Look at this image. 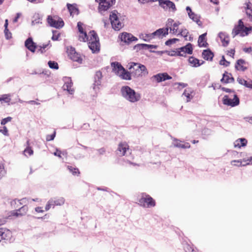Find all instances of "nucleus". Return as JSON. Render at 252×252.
<instances>
[{
	"instance_id": "11",
	"label": "nucleus",
	"mask_w": 252,
	"mask_h": 252,
	"mask_svg": "<svg viewBox=\"0 0 252 252\" xmlns=\"http://www.w3.org/2000/svg\"><path fill=\"white\" fill-rule=\"evenodd\" d=\"M159 6L165 10H168L173 12L177 10L175 3L170 0H159Z\"/></svg>"
},
{
	"instance_id": "6",
	"label": "nucleus",
	"mask_w": 252,
	"mask_h": 252,
	"mask_svg": "<svg viewBox=\"0 0 252 252\" xmlns=\"http://www.w3.org/2000/svg\"><path fill=\"white\" fill-rule=\"evenodd\" d=\"M4 240L5 243H11L14 241L12 236V232L8 229L0 228V242Z\"/></svg>"
},
{
	"instance_id": "51",
	"label": "nucleus",
	"mask_w": 252,
	"mask_h": 252,
	"mask_svg": "<svg viewBox=\"0 0 252 252\" xmlns=\"http://www.w3.org/2000/svg\"><path fill=\"white\" fill-rule=\"evenodd\" d=\"M82 34H83V35L79 36V40L81 41L86 42L89 39V36H88L87 32L85 31Z\"/></svg>"
},
{
	"instance_id": "2",
	"label": "nucleus",
	"mask_w": 252,
	"mask_h": 252,
	"mask_svg": "<svg viewBox=\"0 0 252 252\" xmlns=\"http://www.w3.org/2000/svg\"><path fill=\"white\" fill-rule=\"evenodd\" d=\"M98 3V12L102 16L116 3V0H95Z\"/></svg>"
},
{
	"instance_id": "57",
	"label": "nucleus",
	"mask_w": 252,
	"mask_h": 252,
	"mask_svg": "<svg viewBox=\"0 0 252 252\" xmlns=\"http://www.w3.org/2000/svg\"><path fill=\"white\" fill-rule=\"evenodd\" d=\"M4 35L6 39L9 40L12 38V33L9 31L8 29L6 31V29L4 30Z\"/></svg>"
},
{
	"instance_id": "33",
	"label": "nucleus",
	"mask_w": 252,
	"mask_h": 252,
	"mask_svg": "<svg viewBox=\"0 0 252 252\" xmlns=\"http://www.w3.org/2000/svg\"><path fill=\"white\" fill-rule=\"evenodd\" d=\"M133 73H131L127 71L126 69H125L119 75V76L124 80H131V74Z\"/></svg>"
},
{
	"instance_id": "10",
	"label": "nucleus",
	"mask_w": 252,
	"mask_h": 252,
	"mask_svg": "<svg viewBox=\"0 0 252 252\" xmlns=\"http://www.w3.org/2000/svg\"><path fill=\"white\" fill-rule=\"evenodd\" d=\"M186 10L188 13V15L189 18L193 22H195L199 27L202 28L203 24L200 20L201 18L200 16L193 12L191 7L189 6L186 7Z\"/></svg>"
},
{
	"instance_id": "23",
	"label": "nucleus",
	"mask_w": 252,
	"mask_h": 252,
	"mask_svg": "<svg viewBox=\"0 0 252 252\" xmlns=\"http://www.w3.org/2000/svg\"><path fill=\"white\" fill-rule=\"evenodd\" d=\"M246 62L242 59L238 60L235 64V69L237 70L245 71L247 70L248 67L243 65V64H246Z\"/></svg>"
},
{
	"instance_id": "36",
	"label": "nucleus",
	"mask_w": 252,
	"mask_h": 252,
	"mask_svg": "<svg viewBox=\"0 0 252 252\" xmlns=\"http://www.w3.org/2000/svg\"><path fill=\"white\" fill-rule=\"evenodd\" d=\"M52 46L50 41H49L48 43L43 44L42 45H38V47L39 49H38V52H40L41 54H43L46 52L45 49L46 48H50Z\"/></svg>"
},
{
	"instance_id": "58",
	"label": "nucleus",
	"mask_w": 252,
	"mask_h": 252,
	"mask_svg": "<svg viewBox=\"0 0 252 252\" xmlns=\"http://www.w3.org/2000/svg\"><path fill=\"white\" fill-rule=\"evenodd\" d=\"M147 34H145V35L144 36L143 34H141L139 35V38L146 42H150L152 39L154 38V37H147Z\"/></svg>"
},
{
	"instance_id": "45",
	"label": "nucleus",
	"mask_w": 252,
	"mask_h": 252,
	"mask_svg": "<svg viewBox=\"0 0 252 252\" xmlns=\"http://www.w3.org/2000/svg\"><path fill=\"white\" fill-rule=\"evenodd\" d=\"M67 168L73 175L80 174L79 170L77 168L73 167L71 166H68Z\"/></svg>"
},
{
	"instance_id": "18",
	"label": "nucleus",
	"mask_w": 252,
	"mask_h": 252,
	"mask_svg": "<svg viewBox=\"0 0 252 252\" xmlns=\"http://www.w3.org/2000/svg\"><path fill=\"white\" fill-rule=\"evenodd\" d=\"M128 149V146L126 143H120L117 150V154L119 156H123Z\"/></svg>"
},
{
	"instance_id": "28",
	"label": "nucleus",
	"mask_w": 252,
	"mask_h": 252,
	"mask_svg": "<svg viewBox=\"0 0 252 252\" xmlns=\"http://www.w3.org/2000/svg\"><path fill=\"white\" fill-rule=\"evenodd\" d=\"M118 14V12L117 10H114L111 12L109 19L111 25L112 23L113 24H115V23L120 22Z\"/></svg>"
},
{
	"instance_id": "13",
	"label": "nucleus",
	"mask_w": 252,
	"mask_h": 252,
	"mask_svg": "<svg viewBox=\"0 0 252 252\" xmlns=\"http://www.w3.org/2000/svg\"><path fill=\"white\" fill-rule=\"evenodd\" d=\"M231 164L238 167L252 165V156L248 159L243 158V160H234L231 161Z\"/></svg>"
},
{
	"instance_id": "54",
	"label": "nucleus",
	"mask_w": 252,
	"mask_h": 252,
	"mask_svg": "<svg viewBox=\"0 0 252 252\" xmlns=\"http://www.w3.org/2000/svg\"><path fill=\"white\" fill-rule=\"evenodd\" d=\"M84 25L83 23L81 22H78L77 23V27L78 29V32L81 34L83 33L85 31L83 28V26Z\"/></svg>"
},
{
	"instance_id": "34",
	"label": "nucleus",
	"mask_w": 252,
	"mask_h": 252,
	"mask_svg": "<svg viewBox=\"0 0 252 252\" xmlns=\"http://www.w3.org/2000/svg\"><path fill=\"white\" fill-rule=\"evenodd\" d=\"M237 81L238 82L242 85H244L247 88L252 89V80H251L250 82H248L247 81L245 80L244 79H242L240 77H238Z\"/></svg>"
},
{
	"instance_id": "56",
	"label": "nucleus",
	"mask_w": 252,
	"mask_h": 252,
	"mask_svg": "<svg viewBox=\"0 0 252 252\" xmlns=\"http://www.w3.org/2000/svg\"><path fill=\"white\" fill-rule=\"evenodd\" d=\"M56 132L54 131V132L51 134H48L46 135V140L47 141H50L53 140L56 136Z\"/></svg>"
},
{
	"instance_id": "55",
	"label": "nucleus",
	"mask_w": 252,
	"mask_h": 252,
	"mask_svg": "<svg viewBox=\"0 0 252 252\" xmlns=\"http://www.w3.org/2000/svg\"><path fill=\"white\" fill-rule=\"evenodd\" d=\"M17 202H18L17 199H13L10 202V205L11 206L12 208L16 209V208H17L18 207H19V206H20L19 204V203L17 204Z\"/></svg>"
},
{
	"instance_id": "4",
	"label": "nucleus",
	"mask_w": 252,
	"mask_h": 252,
	"mask_svg": "<svg viewBox=\"0 0 252 252\" xmlns=\"http://www.w3.org/2000/svg\"><path fill=\"white\" fill-rule=\"evenodd\" d=\"M58 19L57 20L52 15L47 16V22L50 27L60 29L64 26V23L63 20L60 17H58Z\"/></svg>"
},
{
	"instance_id": "32",
	"label": "nucleus",
	"mask_w": 252,
	"mask_h": 252,
	"mask_svg": "<svg viewBox=\"0 0 252 252\" xmlns=\"http://www.w3.org/2000/svg\"><path fill=\"white\" fill-rule=\"evenodd\" d=\"M248 143L247 140L245 138H240L236 140L234 143V147L240 148L242 147H245Z\"/></svg>"
},
{
	"instance_id": "38",
	"label": "nucleus",
	"mask_w": 252,
	"mask_h": 252,
	"mask_svg": "<svg viewBox=\"0 0 252 252\" xmlns=\"http://www.w3.org/2000/svg\"><path fill=\"white\" fill-rule=\"evenodd\" d=\"M70 59L74 62H76L79 63H82V59L80 57V55L76 52V53L73 54L69 57Z\"/></svg>"
},
{
	"instance_id": "31",
	"label": "nucleus",
	"mask_w": 252,
	"mask_h": 252,
	"mask_svg": "<svg viewBox=\"0 0 252 252\" xmlns=\"http://www.w3.org/2000/svg\"><path fill=\"white\" fill-rule=\"evenodd\" d=\"M50 199L53 204V207L55 206H61L64 203L65 201L64 198L63 197H55Z\"/></svg>"
},
{
	"instance_id": "53",
	"label": "nucleus",
	"mask_w": 252,
	"mask_h": 252,
	"mask_svg": "<svg viewBox=\"0 0 252 252\" xmlns=\"http://www.w3.org/2000/svg\"><path fill=\"white\" fill-rule=\"evenodd\" d=\"M218 89H220L222 91H223L226 93H235V91L233 89H230L226 88H225L223 87H221V86L220 84H218Z\"/></svg>"
},
{
	"instance_id": "63",
	"label": "nucleus",
	"mask_w": 252,
	"mask_h": 252,
	"mask_svg": "<svg viewBox=\"0 0 252 252\" xmlns=\"http://www.w3.org/2000/svg\"><path fill=\"white\" fill-rule=\"evenodd\" d=\"M52 206L53 207V204L52 203V201L50 199L48 201L47 204L46 205L45 208V210L46 211L49 210Z\"/></svg>"
},
{
	"instance_id": "44",
	"label": "nucleus",
	"mask_w": 252,
	"mask_h": 252,
	"mask_svg": "<svg viewBox=\"0 0 252 252\" xmlns=\"http://www.w3.org/2000/svg\"><path fill=\"white\" fill-rule=\"evenodd\" d=\"M112 28L115 30V31H119L120 29H121L123 26L122 25V24L121 22H118L117 23H115V24L112 23Z\"/></svg>"
},
{
	"instance_id": "1",
	"label": "nucleus",
	"mask_w": 252,
	"mask_h": 252,
	"mask_svg": "<svg viewBox=\"0 0 252 252\" xmlns=\"http://www.w3.org/2000/svg\"><path fill=\"white\" fill-rule=\"evenodd\" d=\"M121 93L124 98L132 103L137 102L141 98L140 94L136 93L128 86H123L121 89Z\"/></svg>"
},
{
	"instance_id": "20",
	"label": "nucleus",
	"mask_w": 252,
	"mask_h": 252,
	"mask_svg": "<svg viewBox=\"0 0 252 252\" xmlns=\"http://www.w3.org/2000/svg\"><path fill=\"white\" fill-rule=\"evenodd\" d=\"M206 35L207 32H205L199 36L197 43L199 47H207L208 46Z\"/></svg>"
},
{
	"instance_id": "61",
	"label": "nucleus",
	"mask_w": 252,
	"mask_h": 252,
	"mask_svg": "<svg viewBox=\"0 0 252 252\" xmlns=\"http://www.w3.org/2000/svg\"><path fill=\"white\" fill-rule=\"evenodd\" d=\"M245 4L246 5L245 7V9L246 10H250L251 12H252V7H251L252 3L250 1L245 2Z\"/></svg>"
},
{
	"instance_id": "21",
	"label": "nucleus",
	"mask_w": 252,
	"mask_h": 252,
	"mask_svg": "<svg viewBox=\"0 0 252 252\" xmlns=\"http://www.w3.org/2000/svg\"><path fill=\"white\" fill-rule=\"evenodd\" d=\"M188 62L193 67H199L205 63L204 61H201V62L200 63L199 59L194 57L193 56L189 57L188 59Z\"/></svg>"
},
{
	"instance_id": "62",
	"label": "nucleus",
	"mask_w": 252,
	"mask_h": 252,
	"mask_svg": "<svg viewBox=\"0 0 252 252\" xmlns=\"http://www.w3.org/2000/svg\"><path fill=\"white\" fill-rule=\"evenodd\" d=\"M5 174V171L4 170V166L0 164V179H1Z\"/></svg>"
},
{
	"instance_id": "48",
	"label": "nucleus",
	"mask_w": 252,
	"mask_h": 252,
	"mask_svg": "<svg viewBox=\"0 0 252 252\" xmlns=\"http://www.w3.org/2000/svg\"><path fill=\"white\" fill-rule=\"evenodd\" d=\"M10 214L8 216V218L9 219L12 216H16L19 217L22 216V214L17 211V209H15V210L12 211L9 213Z\"/></svg>"
},
{
	"instance_id": "52",
	"label": "nucleus",
	"mask_w": 252,
	"mask_h": 252,
	"mask_svg": "<svg viewBox=\"0 0 252 252\" xmlns=\"http://www.w3.org/2000/svg\"><path fill=\"white\" fill-rule=\"evenodd\" d=\"M66 52L68 54V56L70 57V56L73 55V54L76 53L75 49L72 46H69L67 47Z\"/></svg>"
},
{
	"instance_id": "22",
	"label": "nucleus",
	"mask_w": 252,
	"mask_h": 252,
	"mask_svg": "<svg viewBox=\"0 0 252 252\" xmlns=\"http://www.w3.org/2000/svg\"><path fill=\"white\" fill-rule=\"evenodd\" d=\"M111 66L112 67L113 71L117 75H119L120 71L121 72L125 69L121 64L120 63L118 62H114L111 63Z\"/></svg>"
},
{
	"instance_id": "24",
	"label": "nucleus",
	"mask_w": 252,
	"mask_h": 252,
	"mask_svg": "<svg viewBox=\"0 0 252 252\" xmlns=\"http://www.w3.org/2000/svg\"><path fill=\"white\" fill-rule=\"evenodd\" d=\"M89 47L93 53H97L100 51L99 41H91L89 42Z\"/></svg>"
},
{
	"instance_id": "30",
	"label": "nucleus",
	"mask_w": 252,
	"mask_h": 252,
	"mask_svg": "<svg viewBox=\"0 0 252 252\" xmlns=\"http://www.w3.org/2000/svg\"><path fill=\"white\" fill-rule=\"evenodd\" d=\"M174 141L175 142L173 143V145H174V147H177L179 148H182V149H188V148H189L190 147V145L189 143L187 142L184 144H182L181 143V141H180L179 140H178L176 138L174 139Z\"/></svg>"
},
{
	"instance_id": "17",
	"label": "nucleus",
	"mask_w": 252,
	"mask_h": 252,
	"mask_svg": "<svg viewBox=\"0 0 252 252\" xmlns=\"http://www.w3.org/2000/svg\"><path fill=\"white\" fill-rule=\"evenodd\" d=\"M202 57L206 61H212L214 53L210 48H207L203 50Z\"/></svg>"
},
{
	"instance_id": "15",
	"label": "nucleus",
	"mask_w": 252,
	"mask_h": 252,
	"mask_svg": "<svg viewBox=\"0 0 252 252\" xmlns=\"http://www.w3.org/2000/svg\"><path fill=\"white\" fill-rule=\"evenodd\" d=\"M153 77L156 79L158 83H160L172 79V77L166 72L157 74L154 75Z\"/></svg>"
},
{
	"instance_id": "8",
	"label": "nucleus",
	"mask_w": 252,
	"mask_h": 252,
	"mask_svg": "<svg viewBox=\"0 0 252 252\" xmlns=\"http://www.w3.org/2000/svg\"><path fill=\"white\" fill-rule=\"evenodd\" d=\"M223 104L230 106L231 107H235L238 105L240 103V99L238 95L235 94L233 96V98L231 99L228 97V95H225L222 99Z\"/></svg>"
},
{
	"instance_id": "43",
	"label": "nucleus",
	"mask_w": 252,
	"mask_h": 252,
	"mask_svg": "<svg viewBox=\"0 0 252 252\" xmlns=\"http://www.w3.org/2000/svg\"><path fill=\"white\" fill-rule=\"evenodd\" d=\"M219 64L221 65H223L225 67L229 66L230 63L225 60L224 55L222 56L221 60L219 62Z\"/></svg>"
},
{
	"instance_id": "50",
	"label": "nucleus",
	"mask_w": 252,
	"mask_h": 252,
	"mask_svg": "<svg viewBox=\"0 0 252 252\" xmlns=\"http://www.w3.org/2000/svg\"><path fill=\"white\" fill-rule=\"evenodd\" d=\"M28 210V207L26 205H23L22 207L17 209V211H19V212H20V213L22 214V216L26 214Z\"/></svg>"
},
{
	"instance_id": "27",
	"label": "nucleus",
	"mask_w": 252,
	"mask_h": 252,
	"mask_svg": "<svg viewBox=\"0 0 252 252\" xmlns=\"http://www.w3.org/2000/svg\"><path fill=\"white\" fill-rule=\"evenodd\" d=\"M238 34H240L242 37L245 36V30L242 28L235 26L232 32V37L234 38Z\"/></svg>"
},
{
	"instance_id": "7",
	"label": "nucleus",
	"mask_w": 252,
	"mask_h": 252,
	"mask_svg": "<svg viewBox=\"0 0 252 252\" xmlns=\"http://www.w3.org/2000/svg\"><path fill=\"white\" fill-rule=\"evenodd\" d=\"M102 78V75L101 71L100 70L96 71L94 77V83L92 87L96 94L99 91L100 86L101 85Z\"/></svg>"
},
{
	"instance_id": "64",
	"label": "nucleus",
	"mask_w": 252,
	"mask_h": 252,
	"mask_svg": "<svg viewBox=\"0 0 252 252\" xmlns=\"http://www.w3.org/2000/svg\"><path fill=\"white\" fill-rule=\"evenodd\" d=\"M0 132H1L5 136L8 135V131L7 127L5 126H4L3 127L2 129L0 130Z\"/></svg>"
},
{
	"instance_id": "41",
	"label": "nucleus",
	"mask_w": 252,
	"mask_h": 252,
	"mask_svg": "<svg viewBox=\"0 0 252 252\" xmlns=\"http://www.w3.org/2000/svg\"><path fill=\"white\" fill-rule=\"evenodd\" d=\"M48 65L51 69L57 70L59 68L58 63L55 61H49L48 62Z\"/></svg>"
},
{
	"instance_id": "14",
	"label": "nucleus",
	"mask_w": 252,
	"mask_h": 252,
	"mask_svg": "<svg viewBox=\"0 0 252 252\" xmlns=\"http://www.w3.org/2000/svg\"><path fill=\"white\" fill-rule=\"evenodd\" d=\"M25 46L32 53H34L38 45L33 41L32 37H28L25 41Z\"/></svg>"
},
{
	"instance_id": "40",
	"label": "nucleus",
	"mask_w": 252,
	"mask_h": 252,
	"mask_svg": "<svg viewBox=\"0 0 252 252\" xmlns=\"http://www.w3.org/2000/svg\"><path fill=\"white\" fill-rule=\"evenodd\" d=\"M53 35L51 37V39L53 41H58L59 40V38L61 35V33L59 32L57 30H52V31Z\"/></svg>"
},
{
	"instance_id": "25",
	"label": "nucleus",
	"mask_w": 252,
	"mask_h": 252,
	"mask_svg": "<svg viewBox=\"0 0 252 252\" xmlns=\"http://www.w3.org/2000/svg\"><path fill=\"white\" fill-rule=\"evenodd\" d=\"M178 49L184 54L191 55L193 53V45L190 43H188L185 46L179 48Z\"/></svg>"
},
{
	"instance_id": "12",
	"label": "nucleus",
	"mask_w": 252,
	"mask_h": 252,
	"mask_svg": "<svg viewBox=\"0 0 252 252\" xmlns=\"http://www.w3.org/2000/svg\"><path fill=\"white\" fill-rule=\"evenodd\" d=\"M132 68L138 71V75H142V73L145 74L148 73L146 66L139 63H131L129 65L128 69L131 70Z\"/></svg>"
},
{
	"instance_id": "42",
	"label": "nucleus",
	"mask_w": 252,
	"mask_h": 252,
	"mask_svg": "<svg viewBox=\"0 0 252 252\" xmlns=\"http://www.w3.org/2000/svg\"><path fill=\"white\" fill-rule=\"evenodd\" d=\"M27 147L25 149L24 152L26 153H28L30 156H31L33 155V151L31 148V147L30 146V140H28L27 142Z\"/></svg>"
},
{
	"instance_id": "9",
	"label": "nucleus",
	"mask_w": 252,
	"mask_h": 252,
	"mask_svg": "<svg viewBox=\"0 0 252 252\" xmlns=\"http://www.w3.org/2000/svg\"><path fill=\"white\" fill-rule=\"evenodd\" d=\"M169 33V27H166L162 28H159L151 33H147V37H155L157 36L159 38H162L165 37Z\"/></svg>"
},
{
	"instance_id": "3",
	"label": "nucleus",
	"mask_w": 252,
	"mask_h": 252,
	"mask_svg": "<svg viewBox=\"0 0 252 252\" xmlns=\"http://www.w3.org/2000/svg\"><path fill=\"white\" fill-rule=\"evenodd\" d=\"M139 204L144 207H152L155 206L156 202L150 195L143 193L142 197L139 199Z\"/></svg>"
},
{
	"instance_id": "47",
	"label": "nucleus",
	"mask_w": 252,
	"mask_h": 252,
	"mask_svg": "<svg viewBox=\"0 0 252 252\" xmlns=\"http://www.w3.org/2000/svg\"><path fill=\"white\" fill-rule=\"evenodd\" d=\"M189 34V32L186 29H182L179 33L177 34L178 35H181L185 38V40H187V37L188 36V34Z\"/></svg>"
},
{
	"instance_id": "59",
	"label": "nucleus",
	"mask_w": 252,
	"mask_h": 252,
	"mask_svg": "<svg viewBox=\"0 0 252 252\" xmlns=\"http://www.w3.org/2000/svg\"><path fill=\"white\" fill-rule=\"evenodd\" d=\"M182 51H181L180 50H179L178 48L176 49V51L172 50V53L175 54V56H181V57H186V56L184 54H182Z\"/></svg>"
},
{
	"instance_id": "60",
	"label": "nucleus",
	"mask_w": 252,
	"mask_h": 252,
	"mask_svg": "<svg viewBox=\"0 0 252 252\" xmlns=\"http://www.w3.org/2000/svg\"><path fill=\"white\" fill-rule=\"evenodd\" d=\"M12 120V118L11 117H7L4 119H2L1 121L0 124L1 125H5L8 122L11 121Z\"/></svg>"
},
{
	"instance_id": "26",
	"label": "nucleus",
	"mask_w": 252,
	"mask_h": 252,
	"mask_svg": "<svg viewBox=\"0 0 252 252\" xmlns=\"http://www.w3.org/2000/svg\"><path fill=\"white\" fill-rule=\"evenodd\" d=\"M66 7L70 15L74 14H76V15H78L79 14V10L77 7V4L76 3L70 4L67 3Z\"/></svg>"
},
{
	"instance_id": "16",
	"label": "nucleus",
	"mask_w": 252,
	"mask_h": 252,
	"mask_svg": "<svg viewBox=\"0 0 252 252\" xmlns=\"http://www.w3.org/2000/svg\"><path fill=\"white\" fill-rule=\"evenodd\" d=\"M64 81L65 83L63 86L64 90H66L69 93V94H73L74 91L73 89H71V87L73 85V83L71 78L65 77Z\"/></svg>"
},
{
	"instance_id": "37",
	"label": "nucleus",
	"mask_w": 252,
	"mask_h": 252,
	"mask_svg": "<svg viewBox=\"0 0 252 252\" xmlns=\"http://www.w3.org/2000/svg\"><path fill=\"white\" fill-rule=\"evenodd\" d=\"M181 24V23L179 21H177L174 22L173 24V28L169 27V30H170V32H172V34H175L177 32L178 28V27Z\"/></svg>"
},
{
	"instance_id": "39",
	"label": "nucleus",
	"mask_w": 252,
	"mask_h": 252,
	"mask_svg": "<svg viewBox=\"0 0 252 252\" xmlns=\"http://www.w3.org/2000/svg\"><path fill=\"white\" fill-rule=\"evenodd\" d=\"M90 33L91 34V40H94L93 41H99V37L97 33L94 30L91 31L90 32Z\"/></svg>"
},
{
	"instance_id": "5",
	"label": "nucleus",
	"mask_w": 252,
	"mask_h": 252,
	"mask_svg": "<svg viewBox=\"0 0 252 252\" xmlns=\"http://www.w3.org/2000/svg\"><path fill=\"white\" fill-rule=\"evenodd\" d=\"M122 42L126 45H129L133 41H138V38L130 33L123 32L118 36Z\"/></svg>"
},
{
	"instance_id": "19",
	"label": "nucleus",
	"mask_w": 252,
	"mask_h": 252,
	"mask_svg": "<svg viewBox=\"0 0 252 252\" xmlns=\"http://www.w3.org/2000/svg\"><path fill=\"white\" fill-rule=\"evenodd\" d=\"M218 37L220 38L223 47L228 46L229 43V35L225 32H220L218 34Z\"/></svg>"
},
{
	"instance_id": "49",
	"label": "nucleus",
	"mask_w": 252,
	"mask_h": 252,
	"mask_svg": "<svg viewBox=\"0 0 252 252\" xmlns=\"http://www.w3.org/2000/svg\"><path fill=\"white\" fill-rule=\"evenodd\" d=\"M1 99L2 101H3L4 102L6 103H8L9 104V102L11 100L10 96L11 95L10 94H4L1 95Z\"/></svg>"
},
{
	"instance_id": "35",
	"label": "nucleus",
	"mask_w": 252,
	"mask_h": 252,
	"mask_svg": "<svg viewBox=\"0 0 252 252\" xmlns=\"http://www.w3.org/2000/svg\"><path fill=\"white\" fill-rule=\"evenodd\" d=\"M149 49V44L146 43H139L133 47V50H135L137 52L141 50Z\"/></svg>"
},
{
	"instance_id": "46",
	"label": "nucleus",
	"mask_w": 252,
	"mask_h": 252,
	"mask_svg": "<svg viewBox=\"0 0 252 252\" xmlns=\"http://www.w3.org/2000/svg\"><path fill=\"white\" fill-rule=\"evenodd\" d=\"M179 41V39L178 38H170L165 41V44L166 46H170L171 45L175 43L177 41Z\"/></svg>"
},
{
	"instance_id": "29",
	"label": "nucleus",
	"mask_w": 252,
	"mask_h": 252,
	"mask_svg": "<svg viewBox=\"0 0 252 252\" xmlns=\"http://www.w3.org/2000/svg\"><path fill=\"white\" fill-rule=\"evenodd\" d=\"M42 17L43 16L39 13L34 14L32 17V26H33L36 24H42Z\"/></svg>"
}]
</instances>
